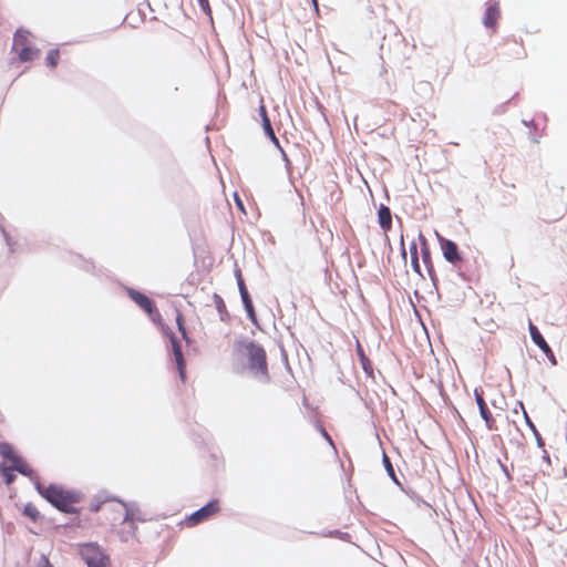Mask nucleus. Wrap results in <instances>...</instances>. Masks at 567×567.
<instances>
[{
  "instance_id": "nucleus-18",
  "label": "nucleus",
  "mask_w": 567,
  "mask_h": 567,
  "mask_svg": "<svg viewBox=\"0 0 567 567\" xmlns=\"http://www.w3.org/2000/svg\"><path fill=\"white\" fill-rule=\"evenodd\" d=\"M382 462H383V465L385 467L388 475L392 478L393 482L399 483L396 480V475H395L394 468L392 466L391 460L385 453H383Z\"/></svg>"
},
{
  "instance_id": "nucleus-4",
  "label": "nucleus",
  "mask_w": 567,
  "mask_h": 567,
  "mask_svg": "<svg viewBox=\"0 0 567 567\" xmlns=\"http://www.w3.org/2000/svg\"><path fill=\"white\" fill-rule=\"evenodd\" d=\"M80 555L87 567H107L110 565L109 557L96 544L89 543L81 545Z\"/></svg>"
},
{
  "instance_id": "nucleus-15",
  "label": "nucleus",
  "mask_w": 567,
  "mask_h": 567,
  "mask_svg": "<svg viewBox=\"0 0 567 567\" xmlns=\"http://www.w3.org/2000/svg\"><path fill=\"white\" fill-rule=\"evenodd\" d=\"M237 282H238V289H239V292H240V297H241V300H243V303H249L251 302V299H250V296L248 293V290L246 288V285H245V281L241 277V272L238 271L237 274Z\"/></svg>"
},
{
  "instance_id": "nucleus-16",
  "label": "nucleus",
  "mask_w": 567,
  "mask_h": 567,
  "mask_svg": "<svg viewBox=\"0 0 567 567\" xmlns=\"http://www.w3.org/2000/svg\"><path fill=\"white\" fill-rule=\"evenodd\" d=\"M213 300H214V305H215L216 309L218 310V312L220 315V318L224 320L225 316H228L226 303H225L224 299L219 295L214 293Z\"/></svg>"
},
{
  "instance_id": "nucleus-25",
  "label": "nucleus",
  "mask_w": 567,
  "mask_h": 567,
  "mask_svg": "<svg viewBox=\"0 0 567 567\" xmlns=\"http://www.w3.org/2000/svg\"><path fill=\"white\" fill-rule=\"evenodd\" d=\"M176 322L178 326V330L182 333L184 339H187L186 329L184 327V318L181 313L177 315Z\"/></svg>"
},
{
  "instance_id": "nucleus-1",
  "label": "nucleus",
  "mask_w": 567,
  "mask_h": 567,
  "mask_svg": "<svg viewBox=\"0 0 567 567\" xmlns=\"http://www.w3.org/2000/svg\"><path fill=\"white\" fill-rule=\"evenodd\" d=\"M35 488L43 498L60 512L78 513L75 505L81 502L80 493L53 484L49 486L37 484Z\"/></svg>"
},
{
  "instance_id": "nucleus-24",
  "label": "nucleus",
  "mask_w": 567,
  "mask_h": 567,
  "mask_svg": "<svg viewBox=\"0 0 567 567\" xmlns=\"http://www.w3.org/2000/svg\"><path fill=\"white\" fill-rule=\"evenodd\" d=\"M12 461H13V466H12L13 470H16L22 474H25L27 465L24 464V462H22L19 457H16V456L12 458Z\"/></svg>"
},
{
  "instance_id": "nucleus-21",
  "label": "nucleus",
  "mask_w": 567,
  "mask_h": 567,
  "mask_svg": "<svg viewBox=\"0 0 567 567\" xmlns=\"http://www.w3.org/2000/svg\"><path fill=\"white\" fill-rule=\"evenodd\" d=\"M262 127L265 130L266 135L269 136L271 138V141H274L275 143L278 144V138L275 135V132L272 130V126H271V123H270V120L268 116H265V120L262 121Z\"/></svg>"
},
{
  "instance_id": "nucleus-2",
  "label": "nucleus",
  "mask_w": 567,
  "mask_h": 567,
  "mask_svg": "<svg viewBox=\"0 0 567 567\" xmlns=\"http://www.w3.org/2000/svg\"><path fill=\"white\" fill-rule=\"evenodd\" d=\"M243 355L249 372L260 382L268 383L270 375L265 349L260 344L249 341L243 343Z\"/></svg>"
},
{
  "instance_id": "nucleus-17",
  "label": "nucleus",
  "mask_w": 567,
  "mask_h": 567,
  "mask_svg": "<svg viewBox=\"0 0 567 567\" xmlns=\"http://www.w3.org/2000/svg\"><path fill=\"white\" fill-rule=\"evenodd\" d=\"M60 52L58 49H52L48 52L45 56L47 65L50 68H55L59 63Z\"/></svg>"
},
{
  "instance_id": "nucleus-3",
  "label": "nucleus",
  "mask_w": 567,
  "mask_h": 567,
  "mask_svg": "<svg viewBox=\"0 0 567 567\" xmlns=\"http://www.w3.org/2000/svg\"><path fill=\"white\" fill-rule=\"evenodd\" d=\"M31 33L22 28L18 29L13 35L12 50L17 52L21 62L34 60L40 51L31 45Z\"/></svg>"
},
{
  "instance_id": "nucleus-20",
  "label": "nucleus",
  "mask_w": 567,
  "mask_h": 567,
  "mask_svg": "<svg viewBox=\"0 0 567 567\" xmlns=\"http://www.w3.org/2000/svg\"><path fill=\"white\" fill-rule=\"evenodd\" d=\"M421 255L425 264L431 262V252L426 239L421 236Z\"/></svg>"
},
{
  "instance_id": "nucleus-10",
  "label": "nucleus",
  "mask_w": 567,
  "mask_h": 567,
  "mask_svg": "<svg viewBox=\"0 0 567 567\" xmlns=\"http://www.w3.org/2000/svg\"><path fill=\"white\" fill-rule=\"evenodd\" d=\"M128 295L131 299L148 315H153V312L156 311L154 302L146 295L136 290H130Z\"/></svg>"
},
{
  "instance_id": "nucleus-22",
  "label": "nucleus",
  "mask_w": 567,
  "mask_h": 567,
  "mask_svg": "<svg viewBox=\"0 0 567 567\" xmlns=\"http://www.w3.org/2000/svg\"><path fill=\"white\" fill-rule=\"evenodd\" d=\"M2 477L7 485H10L13 483L16 475L13 474V467L12 468H4L2 471Z\"/></svg>"
},
{
  "instance_id": "nucleus-14",
  "label": "nucleus",
  "mask_w": 567,
  "mask_h": 567,
  "mask_svg": "<svg viewBox=\"0 0 567 567\" xmlns=\"http://www.w3.org/2000/svg\"><path fill=\"white\" fill-rule=\"evenodd\" d=\"M357 353L361 362L363 371L369 377H373V365L370 359L365 355L364 350L360 342H357Z\"/></svg>"
},
{
  "instance_id": "nucleus-7",
  "label": "nucleus",
  "mask_w": 567,
  "mask_h": 567,
  "mask_svg": "<svg viewBox=\"0 0 567 567\" xmlns=\"http://www.w3.org/2000/svg\"><path fill=\"white\" fill-rule=\"evenodd\" d=\"M529 333L534 343L545 353V355L551 361L553 364H556V358L550 347L544 339V337L538 331L537 327L529 320L528 323Z\"/></svg>"
},
{
  "instance_id": "nucleus-29",
  "label": "nucleus",
  "mask_w": 567,
  "mask_h": 567,
  "mask_svg": "<svg viewBox=\"0 0 567 567\" xmlns=\"http://www.w3.org/2000/svg\"><path fill=\"white\" fill-rule=\"evenodd\" d=\"M38 567H53V565L50 563L49 558L43 555Z\"/></svg>"
},
{
  "instance_id": "nucleus-28",
  "label": "nucleus",
  "mask_w": 567,
  "mask_h": 567,
  "mask_svg": "<svg viewBox=\"0 0 567 567\" xmlns=\"http://www.w3.org/2000/svg\"><path fill=\"white\" fill-rule=\"evenodd\" d=\"M258 111H259V115L261 117V121H264L265 116H268V114H267V110H266V106L264 104V99L262 97L260 99V105H259Z\"/></svg>"
},
{
  "instance_id": "nucleus-26",
  "label": "nucleus",
  "mask_w": 567,
  "mask_h": 567,
  "mask_svg": "<svg viewBox=\"0 0 567 567\" xmlns=\"http://www.w3.org/2000/svg\"><path fill=\"white\" fill-rule=\"evenodd\" d=\"M197 1H198V4H199L200 9H202L206 14H210L212 9H210V6H209V1H208V0H197Z\"/></svg>"
},
{
  "instance_id": "nucleus-32",
  "label": "nucleus",
  "mask_w": 567,
  "mask_h": 567,
  "mask_svg": "<svg viewBox=\"0 0 567 567\" xmlns=\"http://www.w3.org/2000/svg\"><path fill=\"white\" fill-rule=\"evenodd\" d=\"M236 202H237V205L240 209H243V204L240 202V199L236 196Z\"/></svg>"
},
{
  "instance_id": "nucleus-9",
  "label": "nucleus",
  "mask_w": 567,
  "mask_h": 567,
  "mask_svg": "<svg viewBox=\"0 0 567 567\" xmlns=\"http://www.w3.org/2000/svg\"><path fill=\"white\" fill-rule=\"evenodd\" d=\"M172 342V351L174 355V360L178 370V374L181 378V381L184 383L186 381V363L183 355L182 347L179 342L177 341L176 337H171Z\"/></svg>"
},
{
  "instance_id": "nucleus-31",
  "label": "nucleus",
  "mask_w": 567,
  "mask_h": 567,
  "mask_svg": "<svg viewBox=\"0 0 567 567\" xmlns=\"http://www.w3.org/2000/svg\"><path fill=\"white\" fill-rule=\"evenodd\" d=\"M410 252H411V258H413L414 256H417V247H416V244L413 243L411 246H410Z\"/></svg>"
},
{
  "instance_id": "nucleus-23",
  "label": "nucleus",
  "mask_w": 567,
  "mask_h": 567,
  "mask_svg": "<svg viewBox=\"0 0 567 567\" xmlns=\"http://www.w3.org/2000/svg\"><path fill=\"white\" fill-rule=\"evenodd\" d=\"M244 307H245V309L247 311V315H248V318L250 319V321L252 323H257V317H256V313H255L252 301L249 302V303H245Z\"/></svg>"
},
{
  "instance_id": "nucleus-27",
  "label": "nucleus",
  "mask_w": 567,
  "mask_h": 567,
  "mask_svg": "<svg viewBox=\"0 0 567 567\" xmlns=\"http://www.w3.org/2000/svg\"><path fill=\"white\" fill-rule=\"evenodd\" d=\"M411 264H412L413 270L416 274L421 275V268H420L419 257L417 256H414L413 258H411Z\"/></svg>"
},
{
  "instance_id": "nucleus-5",
  "label": "nucleus",
  "mask_w": 567,
  "mask_h": 567,
  "mask_svg": "<svg viewBox=\"0 0 567 567\" xmlns=\"http://www.w3.org/2000/svg\"><path fill=\"white\" fill-rule=\"evenodd\" d=\"M220 511L219 502L217 499L210 501L208 504L194 512L185 518L184 524L187 527H194L203 522L208 520Z\"/></svg>"
},
{
  "instance_id": "nucleus-19",
  "label": "nucleus",
  "mask_w": 567,
  "mask_h": 567,
  "mask_svg": "<svg viewBox=\"0 0 567 567\" xmlns=\"http://www.w3.org/2000/svg\"><path fill=\"white\" fill-rule=\"evenodd\" d=\"M23 514L25 516H28L29 518H31L33 522H37L40 517V513H39L38 508L31 503H28L24 506Z\"/></svg>"
},
{
  "instance_id": "nucleus-6",
  "label": "nucleus",
  "mask_w": 567,
  "mask_h": 567,
  "mask_svg": "<svg viewBox=\"0 0 567 567\" xmlns=\"http://www.w3.org/2000/svg\"><path fill=\"white\" fill-rule=\"evenodd\" d=\"M474 395H475V400H476V403H477L478 409H480V414H481L482 419L485 421L486 427L489 431H495L497 429L496 421H495V419L493 417L492 413L489 412V410L487 408V404H486V402L484 400V396H483V390L482 389H475L474 390Z\"/></svg>"
},
{
  "instance_id": "nucleus-12",
  "label": "nucleus",
  "mask_w": 567,
  "mask_h": 567,
  "mask_svg": "<svg viewBox=\"0 0 567 567\" xmlns=\"http://www.w3.org/2000/svg\"><path fill=\"white\" fill-rule=\"evenodd\" d=\"M379 224L384 231L391 229L392 216L389 207L382 205L378 212Z\"/></svg>"
},
{
  "instance_id": "nucleus-13",
  "label": "nucleus",
  "mask_w": 567,
  "mask_h": 567,
  "mask_svg": "<svg viewBox=\"0 0 567 567\" xmlns=\"http://www.w3.org/2000/svg\"><path fill=\"white\" fill-rule=\"evenodd\" d=\"M519 410L522 411V414H523V419L525 420L526 424L529 426V429L533 431V433L535 434L537 441H538V444L539 445H543V439L539 434V432L537 431L535 424L532 422L530 417L528 416L525 408H524V404L522 402H518L517 403V408H515L513 410V413L515 414H519Z\"/></svg>"
},
{
  "instance_id": "nucleus-30",
  "label": "nucleus",
  "mask_w": 567,
  "mask_h": 567,
  "mask_svg": "<svg viewBox=\"0 0 567 567\" xmlns=\"http://www.w3.org/2000/svg\"><path fill=\"white\" fill-rule=\"evenodd\" d=\"M321 434L322 436L327 440V442L331 445V446H334L333 444V441L331 439V436L328 434V432L322 427L321 429Z\"/></svg>"
},
{
  "instance_id": "nucleus-11",
  "label": "nucleus",
  "mask_w": 567,
  "mask_h": 567,
  "mask_svg": "<svg viewBox=\"0 0 567 567\" xmlns=\"http://www.w3.org/2000/svg\"><path fill=\"white\" fill-rule=\"evenodd\" d=\"M499 18V9L496 4L489 6L484 14V25L495 28Z\"/></svg>"
},
{
  "instance_id": "nucleus-8",
  "label": "nucleus",
  "mask_w": 567,
  "mask_h": 567,
  "mask_svg": "<svg viewBox=\"0 0 567 567\" xmlns=\"http://www.w3.org/2000/svg\"><path fill=\"white\" fill-rule=\"evenodd\" d=\"M439 241L443 256L449 262L456 265L462 261V257L458 254L457 245L454 241L445 239L443 237H439Z\"/></svg>"
}]
</instances>
